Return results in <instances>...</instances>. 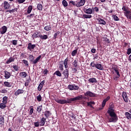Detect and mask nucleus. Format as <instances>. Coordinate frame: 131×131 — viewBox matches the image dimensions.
Returning <instances> with one entry per match:
<instances>
[{
  "mask_svg": "<svg viewBox=\"0 0 131 131\" xmlns=\"http://www.w3.org/2000/svg\"><path fill=\"white\" fill-rule=\"evenodd\" d=\"M107 113L110 115L108 117V122H116V121H117L118 118L113 108H109L107 111Z\"/></svg>",
  "mask_w": 131,
  "mask_h": 131,
  "instance_id": "obj_1",
  "label": "nucleus"
},
{
  "mask_svg": "<svg viewBox=\"0 0 131 131\" xmlns=\"http://www.w3.org/2000/svg\"><path fill=\"white\" fill-rule=\"evenodd\" d=\"M55 101L57 102L58 104H71L70 102V99L67 98V100H62V99H56L55 100Z\"/></svg>",
  "mask_w": 131,
  "mask_h": 131,
  "instance_id": "obj_2",
  "label": "nucleus"
},
{
  "mask_svg": "<svg viewBox=\"0 0 131 131\" xmlns=\"http://www.w3.org/2000/svg\"><path fill=\"white\" fill-rule=\"evenodd\" d=\"M82 95H80L78 96H76L74 98H70V103H72V102H75V101H80V100H82Z\"/></svg>",
  "mask_w": 131,
  "mask_h": 131,
  "instance_id": "obj_3",
  "label": "nucleus"
},
{
  "mask_svg": "<svg viewBox=\"0 0 131 131\" xmlns=\"http://www.w3.org/2000/svg\"><path fill=\"white\" fill-rule=\"evenodd\" d=\"M68 89L70 90V91H78V90H79V86L76 85L69 84L68 86Z\"/></svg>",
  "mask_w": 131,
  "mask_h": 131,
  "instance_id": "obj_4",
  "label": "nucleus"
},
{
  "mask_svg": "<svg viewBox=\"0 0 131 131\" xmlns=\"http://www.w3.org/2000/svg\"><path fill=\"white\" fill-rule=\"evenodd\" d=\"M84 96L85 97H90L91 98H95L96 97V94L91 91H87L84 93Z\"/></svg>",
  "mask_w": 131,
  "mask_h": 131,
  "instance_id": "obj_5",
  "label": "nucleus"
},
{
  "mask_svg": "<svg viewBox=\"0 0 131 131\" xmlns=\"http://www.w3.org/2000/svg\"><path fill=\"white\" fill-rule=\"evenodd\" d=\"M84 4H85V0H80V2H78L76 4V7L79 8L80 7H82V6H84Z\"/></svg>",
  "mask_w": 131,
  "mask_h": 131,
  "instance_id": "obj_6",
  "label": "nucleus"
},
{
  "mask_svg": "<svg viewBox=\"0 0 131 131\" xmlns=\"http://www.w3.org/2000/svg\"><path fill=\"white\" fill-rule=\"evenodd\" d=\"M4 77L6 78V79H9L11 77V73L8 72L7 71H4Z\"/></svg>",
  "mask_w": 131,
  "mask_h": 131,
  "instance_id": "obj_7",
  "label": "nucleus"
},
{
  "mask_svg": "<svg viewBox=\"0 0 131 131\" xmlns=\"http://www.w3.org/2000/svg\"><path fill=\"white\" fill-rule=\"evenodd\" d=\"M84 12L86 14H88L89 15H91V14H93V10L91 8H84Z\"/></svg>",
  "mask_w": 131,
  "mask_h": 131,
  "instance_id": "obj_8",
  "label": "nucleus"
},
{
  "mask_svg": "<svg viewBox=\"0 0 131 131\" xmlns=\"http://www.w3.org/2000/svg\"><path fill=\"white\" fill-rule=\"evenodd\" d=\"M11 8V5L7 1L4 2V9L6 10H9Z\"/></svg>",
  "mask_w": 131,
  "mask_h": 131,
  "instance_id": "obj_9",
  "label": "nucleus"
},
{
  "mask_svg": "<svg viewBox=\"0 0 131 131\" xmlns=\"http://www.w3.org/2000/svg\"><path fill=\"white\" fill-rule=\"evenodd\" d=\"M97 21H98V23L101 25H106V21L102 18H98Z\"/></svg>",
  "mask_w": 131,
  "mask_h": 131,
  "instance_id": "obj_10",
  "label": "nucleus"
},
{
  "mask_svg": "<svg viewBox=\"0 0 131 131\" xmlns=\"http://www.w3.org/2000/svg\"><path fill=\"white\" fill-rule=\"evenodd\" d=\"M36 47V46L35 45H32L31 42H30L28 44V50H30V51H31V50H33V49H34Z\"/></svg>",
  "mask_w": 131,
  "mask_h": 131,
  "instance_id": "obj_11",
  "label": "nucleus"
},
{
  "mask_svg": "<svg viewBox=\"0 0 131 131\" xmlns=\"http://www.w3.org/2000/svg\"><path fill=\"white\" fill-rule=\"evenodd\" d=\"M5 124V118L4 117H0V125L1 127H4Z\"/></svg>",
  "mask_w": 131,
  "mask_h": 131,
  "instance_id": "obj_12",
  "label": "nucleus"
},
{
  "mask_svg": "<svg viewBox=\"0 0 131 131\" xmlns=\"http://www.w3.org/2000/svg\"><path fill=\"white\" fill-rule=\"evenodd\" d=\"M43 84H45L44 80L42 81L39 84V86H38V91H39V92H40V91H41V89L43 87Z\"/></svg>",
  "mask_w": 131,
  "mask_h": 131,
  "instance_id": "obj_13",
  "label": "nucleus"
},
{
  "mask_svg": "<svg viewBox=\"0 0 131 131\" xmlns=\"http://www.w3.org/2000/svg\"><path fill=\"white\" fill-rule=\"evenodd\" d=\"M23 93H24V90L18 89L15 92L14 95L15 96H18V95H20V94H23Z\"/></svg>",
  "mask_w": 131,
  "mask_h": 131,
  "instance_id": "obj_14",
  "label": "nucleus"
},
{
  "mask_svg": "<svg viewBox=\"0 0 131 131\" xmlns=\"http://www.w3.org/2000/svg\"><path fill=\"white\" fill-rule=\"evenodd\" d=\"M46 120H47V119L45 118L44 117L42 118L40 122H39L40 126H43V125H45V124L46 123Z\"/></svg>",
  "mask_w": 131,
  "mask_h": 131,
  "instance_id": "obj_15",
  "label": "nucleus"
},
{
  "mask_svg": "<svg viewBox=\"0 0 131 131\" xmlns=\"http://www.w3.org/2000/svg\"><path fill=\"white\" fill-rule=\"evenodd\" d=\"M108 100H110V96H107L106 98L104 99L102 103V106L103 107H105V105L106 104V102H107V101H108Z\"/></svg>",
  "mask_w": 131,
  "mask_h": 131,
  "instance_id": "obj_16",
  "label": "nucleus"
},
{
  "mask_svg": "<svg viewBox=\"0 0 131 131\" xmlns=\"http://www.w3.org/2000/svg\"><path fill=\"white\" fill-rule=\"evenodd\" d=\"M7 27L6 26H4L2 27V30L1 31V34H5V33L7 32Z\"/></svg>",
  "mask_w": 131,
  "mask_h": 131,
  "instance_id": "obj_17",
  "label": "nucleus"
},
{
  "mask_svg": "<svg viewBox=\"0 0 131 131\" xmlns=\"http://www.w3.org/2000/svg\"><path fill=\"white\" fill-rule=\"evenodd\" d=\"M51 114H52L51 113V112H50V111H46L45 112L44 115H45V116H46V118H49V117H50V116H51Z\"/></svg>",
  "mask_w": 131,
  "mask_h": 131,
  "instance_id": "obj_18",
  "label": "nucleus"
},
{
  "mask_svg": "<svg viewBox=\"0 0 131 131\" xmlns=\"http://www.w3.org/2000/svg\"><path fill=\"white\" fill-rule=\"evenodd\" d=\"M63 74L64 76V78H68V76L69 75V73L68 72V70H67V69L65 70L63 72Z\"/></svg>",
  "mask_w": 131,
  "mask_h": 131,
  "instance_id": "obj_19",
  "label": "nucleus"
},
{
  "mask_svg": "<svg viewBox=\"0 0 131 131\" xmlns=\"http://www.w3.org/2000/svg\"><path fill=\"white\" fill-rule=\"evenodd\" d=\"M95 67L99 70H103V66L100 63H97Z\"/></svg>",
  "mask_w": 131,
  "mask_h": 131,
  "instance_id": "obj_20",
  "label": "nucleus"
},
{
  "mask_svg": "<svg viewBox=\"0 0 131 131\" xmlns=\"http://www.w3.org/2000/svg\"><path fill=\"white\" fill-rule=\"evenodd\" d=\"M40 58H41V56L39 55L34 60H33V61H32L33 64H36V63H37V62L40 60Z\"/></svg>",
  "mask_w": 131,
  "mask_h": 131,
  "instance_id": "obj_21",
  "label": "nucleus"
},
{
  "mask_svg": "<svg viewBox=\"0 0 131 131\" xmlns=\"http://www.w3.org/2000/svg\"><path fill=\"white\" fill-rule=\"evenodd\" d=\"M15 61V58L14 57H11L7 61H6V64H10L11 62H14Z\"/></svg>",
  "mask_w": 131,
  "mask_h": 131,
  "instance_id": "obj_22",
  "label": "nucleus"
},
{
  "mask_svg": "<svg viewBox=\"0 0 131 131\" xmlns=\"http://www.w3.org/2000/svg\"><path fill=\"white\" fill-rule=\"evenodd\" d=\"M95 103L94 101H90L87 102V106L91 107V108H94L93 105H95Z\"/></svg>",
  "mask_w": 131,
  "mask_h": 131,
  "instance_id": "obj_23",
  "label": "nucleus"
},
{
  "mask_svg": "<svg viewBox=\"0 0 131 131\" xmlns=\"http://www.w3.org/2000/svg\"><path fill=\"white\" fill-rule=\"evenodd\" d=\"M89 82H91V83H95V82H97V79L95 78H92L88 80Z\"/></svg>",
  "mask_w": 131,
  "mask_h": 131,
  "instance_id": "obj_24",
  "label": "nucleus"
},
{
  "mask_svg": "<svg viewBox=\"0 0 131 131\" xmlns=\"http://www.w3.org/2000/svg\"><path fill=\"white\" fill-rule=\"evenodd\" d=\"M45 30L46 31H50V30H52V27L51 26H46L44 28Z\"/></svg>",
  "mask_w": 131,
  "mask_h": 131,
  "instance_id": "obj_25",
  "label": "nucleus"
},
{
  "mask_svg": "<svg viewBox=\"0 0 131 131\" xmlns=\"http://www.w3.org/2000/svg\"><path fill=\"white\" fill-rule=\"evenodd\" d=\"M39 37L41 38V39H47L48 35H39Z\"/></svg>",
  "mask_w": 131,
  "mask_h": 131,
  "instance_id": "obj_26",
  "label": "nucleus"
},
{
  "mask_svg": "<svg viewBox=\"0 0 131 131\" xmlns=\"http://www.w3.org/2000/svg\"><path fill=\"white\" fill-rule=\"evenodd\" d=\"M54 75H57V76H59V77H61L62 76V74H61V72L59 71H56L54 73Z\"/></svg>",
  "mask_w": 131,
  "mask_h": 131,
  "instance_id": "obj_27",
  "label": "nucleus"
},
{
  "mask_svg": "<svg viewBox=\"0 0 131 131\" xmlns=\"http://www.w3.org/2000/svg\"><path fill=\"white\" fill-rule=\"evenodd\" d=\"M3 103L4 104H7L8 103V97L4 96L3 98Z\"/></svg>",
  "mask_w": 131,
  "mask_h": 131,
  "instance_id": "obj_28",
  "label": "nucleus"
},
{
  "mask_svg": "<svg viewBox=\"0 0 131 131\" xmlns=\"http://www.w3.org/2000/svg\"><path fill=\"white\" fill-rule=\"evenodd\" d=\"M63 64L64 65V68H68V58H66L64 62H63Z\"/></svg>",
  "mask_w": 131,
  "mask_h": 131,
  "instance_id": "obj_29",
  "label": "nucleus"
},
{
  "mask_svg": "<svg viewBox=\"0 0 131 131\" xmlns=\"http://www.w3.org/2000/svg\"><path fill=\"white\" fill-rule=\"evenodd\" d=\"M20 75L23 78H25L27 76V73L26 72H21L20 73Z\"/></svg>",
  "mask_w": 131,
  "mask_h": 131,
  "instance_id": "obj_30",
  "label": "nucleus"
},
{
  "mask_svg": "<svg viewBox=\"0 0 131 131\" xmlns=\"http://www.w3.org/2000/svg\"><path fill=\"white\" fill-rule=\"evenodd\" d=\"M4 85L5 86H7V88H11V86H12V85L11 84V83L8 81L4 82Z\"/></svg>",
  "mask_w": 131,
  "mask_h": 131,
  "instance_id": "obj_31",
  "label": "nucleus"
},
{
  "mask_svg": "<svg viewBox=\"0 0 131 131\" xmlns=\"http://www.w3.org/2000/svg\"><path fill=\"white\" fill-rule=\"evenodd\" d=\"M125 115L127 119H131V114H129L128 112L125 113Z\"/></svg>",
  "mask_w": 131,
  "mask_h": 131,
  "instance_id": "obj_32",
  "label": "nucleus"
},
{
  "mask_svg": "<svg viewBox=\"0 0 131 131\" xmlns=\"http://www.w3.org/2000/svg\"><path fill=\"white\" fill-rule=\"evenodd\" d=\"M72 65L75 67V68H77L78 64H77V60H75L74 62H72Z\"/></svg>",
  "mask_w": 131,
  "mask_h": 131,
  "instance_id": "obj_33",
  "label": "nucleus"
},
{
  "mask_svg": "<svg viewBox=\"0 0 131 131\" xmlns=\"http://www.w3.org/2000/svg\"><path fill=\"white\" fill-rule=\"evenodd\" d=\"M83 18L85 19H91L92 18V15H86V14H83Z\"/></svg>",
  "mask_w": 131,
  "mask_h": 131,
  "instance_id": "obj_34",
  "label": "nucleus"
},
{
  "mask_svg": "<svg viewBox=\"0 0 131 131\" xmlns=\"http://www.w3.org/2000/svg\"><path fill=\"white\" fill-rule=\"evenodd\" d=\"M114 70H115V73H116L118 77H120V74H119V71H118V69L117 68H115Z\"/></svg>",
  "mask_w": 131,
  "mask_h": 131,
  "instance_id": "obj_35",
  "label": "nucleus"
},
{
  "mask_svg": "<svg viewBox=\"0 0 131 131\" xmlns=\"http://www.w3.org/2000/svg\"><path fill=\"white\" fill-rule=\"evenodd\" d=\"M42 110V105H40L37 107V111L39 113L41 112V111Z\"/></svg>",
  "mask_w": 131,
  "mask_h": 131,
  "instance_id": "obj_36",
  "label": "nucleus"
},
{
  "mask_svg": "<svg viewBox=\"0 0 131 131\" xmlns=\"http://www.w3.org/2000/svg\"><path fill=\"white\" fill-rule=\"evenodd\" d=\"M37 8V10H39V11H41V10H42V5L40 4H38Z\"/></svg>",
  "mask_w": 131,
  "mask_h": 131,
  "instance_id": "obj_37",
  "label": "nucleus"
},
{
  "mask_svg": "<svg viewBox=\"0 0 131 131\" xmlns=\"http://www.w3.org/2000/svg\"><path fill=\"white\" fill-rule=\"evenodd\" d=\"M108 2L111 6H114L115 5V1L113 0H108Z\"/></svg>",
  "mask_w": 131,
  "mask_h": 131,
  "instance_id": "obj_38",
  "label": "nucleus"
},
{
  "mask_svg": "<svg viewBox=\"0 0 131 131\" xmlns=\"http://www.w3.org/2000/svg\"><path fill=\"white\" fill-rule=\"evenodd\" d=\"M36 99L38 102H41L42 98L41 97V95H39L37 96Z\"/></svg>",
  "mask_w": 131,
  "mask_h": 131,
  "instance_id": "obj_39",
  "label": "nucleus"
},
{
  "mask_svg": "<svg viewBox=\"0 0 131 131\" xmlns=\"http://www.w3.org/2000/svg\"><path fill=\"white\" fill-rule=\"evenodd\" d=\"M32 11V6H29L28 9V14H30Z\"/></svg>",
  "mask_w": 131,
  "mask_h": 131,
  "instance_id": "obj_40",
  "label": "nucleus"
},
{
  "mask_svg": "<svg viewBox=\"0 0 131 131\" xmlns=\"http://www.w3.org/2000/svg\"><path fill=\"white\" fill-rule=\"evenodd\" d=\"M7 107V105H6V104L5 103H0V108L1 109H5Z\"/></svg>",
  "mask_w": 131,
  "mask_h": 131,
  "instance_id": "obj_41",
  "label": "nucleus"
},
{
  "mask_svg": "<svg viewBox=\"0 0 131 131\" xmlns=\"http://www.w3.org/2000/svg\"><path fill=\"white\" fill-rule=\"evenodd\" d=\"M17 10L18 9L15 8L14 9L8 10L7 12H9V13H14V12H17Z\"/></svg>",
  "mask_w": 131,
  "mask_h": 131,
  "instance_id": "obj_42",
  "label": "nucleus"
},
{
  "mask_svg": "<svg viewBox=\"0 0 131 131\" xmlns=\"http://www.w3.org/2000/svg\"><path fill=\"white\" fill-rule=\"evenodd\" d=\"M62 5L64 7H67L68 6V3H67V1L65 0H63Z\"/></svg>",
  "mask_w": 131,
  "mask_h": 131,
  "instance_id": "obj_43",
  "label": "nucleus"
},
{
  "mask_svg": "<svg viewBox=\"0 0 131 131\" xmlns=\"http://www.w3.org/2000/svg\"><path fill=\"white\" fill-rule=\"evenodd\" d=\"M76 54H77V50H75L72 52V56H76Z\"/></svg>",
  "mask_w": 131,
  "mask_h": 131,
  "instance_id": "obj_44",
  "label": "nucleus"
},
{
  "mask_svg": "<svg viewBox=\"0 0 131 131\" xmlns=\"http://www.w3.org/2000/svg\"><path fill=\"white\" fill-rule=\"evenodd\" d=\"M22 61H23L24 64H25L26 65V66H29L28 61H27L25 59H24Z\"/></svg>",
  "mask_w": 131,
  "mask_h": 131,
  "instance_id": "obj_45",
  "label": "nucleus"
},
{
  "mask_svg": "<svg viewBox=\"0 0 131 131\" xmlns=\"http://www.w3.org/2000/svg\"><path fill=\"white\" fill-rule=\"evenodd\" d=\"M29 59H30L31 62H33V60H34V57H33V55H30L29 56Z\"/></svg>",
  "mask_w": 131,
  "mask_h": 131,
  "instance_id": "obj_46",
  "label": "nucleus"
},
{
  "mask_svg": "<svg viewBox=\"0 0 131 131\" xmlns=\"http://www.w3.org/2000/svg\"><path fill=\"white\" fill-rule=\"evenodd\" d=\"M13 68L14 69L15 71H19V68H18V66L16 65L13 66Z\"/></svg>",
  "mask_w": 131,
  "mask_h": 131,
  "instance_id": "obj_47",
  "label": "nucleus"
},
{
  "mask_svg": "<svg viewBox=\"0 0 131 131\" xmlns=\"http://www.w3.org/2000/svg\"><path fill=\"white\" fill-rule=\"evenodd\" d=\"M32 36L33 37H35V38L38 37V33L36 32L34 33Z\"/></svg>",
  "mask_w": 131,
  "mask_h": 131,
  "instance_id": "obj_48",
  "label": "nucleus"
},
{
  "mask_svg": "<svg viewBox=\"0 0 131 131\" xmlns=\"http://www.w3.org/2000/svg\"><path fill=\"white\" fill-rule=\"evenodd\" d=\"M59 69L60 70H63V69H64V65L63 64V63L59 64Z\"/></svg>",
  "mask_w": 131,
  "mask_h": 131,
  "instance_id": "obj_49",
  "label": "nucleus"
},
{
  "mask_svg": "<svg viewBox=\"0 0 131 131\" xmlns=\"http://www.w3.org/2000/svg\"><path fill=\"white\" fill-rule=\"evenodd\" d=\"M1 93H2V94H6L8 93V90L6 89H3L2 91H1Z\"/></svg>",
  "mask_w": 131,
  "mask_h": 131,
  "instance_id": "obj_50",
  "label": "nucleus"
},
{
  "mask_svg": "<svg viewBox=\"0 0 131 131\" xmlns=\"http://www.w3.org/2000/svg\"><path fill=\"white\" fill-rule=\"evenodd\" d=\"M18 40H12V44L14 45V46H17V42Z\"/></svg>",
  "mask_w": 131,
  "mask_h": 131,
  "instance_id": "obj_51",
  "label": "nucleus"
},
{
  "mask_svg": "<svg viewBox=\"0 0 131 131\" xmlns=\"http://www.w3.org/2000/svg\"><path fill=\"white\" fill-rule=\"evenodd\" d=\"M39 124L40 123L38 122H34V125H35V126H36V127H38V126H39V125H40Z\"/></svg>",
  "mask_w": 131,
  "mask_h": 131,
  "instance_id": "obj_52",
  "label": "nucleus"
},
{
  "mask_svg": "<svg viewBox=\"0 0 131 131\" xmlns=\"http://www.w3.org/2000/svg\"><path fill=\"white\" fill-rule=\"evenodd\" d=\"M122 9L123 11H124V12H126V13L128 12L127 11V8H125V6H123Z\"/></svg>",
  "mask_w": 131,
  "mask_h": 131,
  "instance_id": "obj_53",
  "label": "nucleus"
},
{
  "mask_svg": "<svg viewBox=\"0 0 131 131\" xmlns=\"http://www.w3.org/2000/svg\"><path fill=\"white\" fill-rule=\"evenodd\" d=\"M114 19L115 21H118L119 20V19L118 18V17H117V16L116 15H114Z\"/></svg>",
  "mask_w": 131,
  "mask_h": 131,
  "instance_id": "obj_54",
  "label": "nucleus"
},
{
  "mask_svg": "<svg viewBox=\"0 0 131 131\" xmlns=\"http://www.w3.org/2000/svg\"><path fill=\"white\" fill-rule=\"evenodd\" d=\"M126 54H127V55H130V54H131V49L130 48L128 49Z\"/></svg>",
  "mask_w": 131,
  "mask_h": 131,
  "instance_id": "obj_55",
  "label": "nucleus"
},
{
  "mask_svg": "<svg viewBox=\"0 0 131 131\" xmlns=\"http://www.w3.org/2000/svg\"><path fill=\"white\" fill-rule=\"evenodd\" d=\"M90 65L92 66V67H96V64L95 63V62L93 61L91 63Z\"/></svg>",
  "mask_w": 131,
  "mask_h": 131,
  "instance_id": "obj_56",
  "label": "nucleus"
},
{
  "mask_svg": "<svg viewBox=\"0 0 131 131\" xmlns=\"http://www.w3.org/2000/svg\"><path fill=\"white\" fill-rule=\"evenodd\" d=\"M123 99L126 103H127V102H128V98H127V96H126V97H124Z\"/></svg>",
  "mask_w": 131,
  "mask_h": 131,
  "instance_id": "obj_57",
  "label": "nucleus"
},
{
  "mask_svg": "<svg viewBox=\"0 0 131 131\" xmlns=\"http://www.w3.org/2000/svg\"><path fill=\"white\" fill-rule=\"evenodd\" d=\"M127 97V95H126V93L125 92H123L122 93V97L123 98H125Z\"/></svg>",
  "mask_w": 131,
  "mask_h": 131,
  "instance_id": "obj_58",
  "label": "nucleus"
},
{
  "mask_svg": "<svg viewBox=\"0 0 131 131\" xmlns=\"http://www.w3.org/2000/svg\"><path fill=\"white\" fill-rule=\"evenodd\" d=\"M26 0H18V2L19 4H23Z\"/></svg>",
  "mask_w": 131,
  "mask_h": 131,
  "instance_id": "obj_59",
  "label": "nucleus"
},
{
  "mask_svg": "<svg viewBox=\"0 0 131 131\" xmlns=\"http://www.w3.org/2000/svg\"><path fill=\"white\" fill-rule=\"evenodd\" d=\"M48 71L47 69H45V70L43 71V74H48Z\"/></svg>",
  "mask_w": 131,
  "mask_h": 131,
  "instance_id": "obj_60",
  "label": "nucleus"
},
{
  "mask_svg": "<svg viewBox=\"0 0 131 131\" xmlns=\"http://www.w3.org/2000/svg\"><path fill=\"white\" fill-rule=\"evenodd\" d=\"M70 3L71 4H72V5H73V6H76V3L74 1H71V2H70Z\"/></svg>",
  "mask_w": 131,
  "mask_h": 131,
  "instance_id": "obj_61",
  "label": "nucleus"
},
{
  "mask_svg": "<svg viewBox=\"0 0 131 131\" xmlns=\"http://www.w3.org/2000/svg\"><path fill=\"white\" fill-rule=\"evenodd\" d=\"M91 52L95 54V53H96V49H92L91 50Z\"/></svg>",
  "mask_w": 131,
  "mask_h": 131,
  "instance_id": "obj_62",
  "label": "nucleus"
},
{
  "mask_svg": "<svg viewBox=\"0 0 131 131\" xmlns=\"http://www.w3.org/2000/svg\"><path fill=\"white\" fill-rule=\"evenodd\" d=\"M33 113V108H32L30 109V114H32Z\"/></svg>",
  "mask_w": 131,
  "mask_h": 131,
  "instance_id": "obj_63",
  "label": "nucleus"
},
{
  "mask_svg": "<svg viewBox=\"0 0 131 131\" xmlns=\"http://www.w3.org/2000/svg\"><path fill=\"white\" fill-rule=\"evenodd\" d=\"M21 57H22V58H26V55H24V53H21Z\"/></svg>",
  "mask_w": 131,
  "mask_h": 131,
  "instance_id": "obj_64",
  "label": "nucleus"
}]
</instances>
